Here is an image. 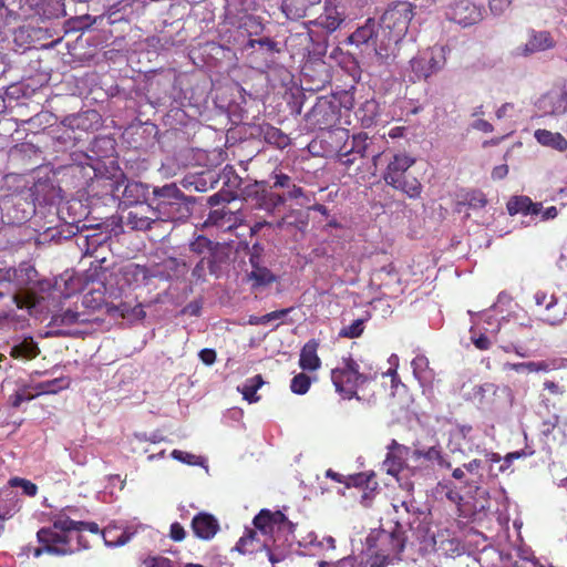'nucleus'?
Here are the masks:
<instances>
[{"label":"nucleus","mask_w":567,"mask_h":567,"mask_svg":"<svg viewBox=\"0 0 567 567\" xmlns=\"http://www.w3.org/2000/svg\"><path fill=\"white\" fill-rule=\"evenodd\" d=\"M154 205L147 209L159 221H185L192 216L194 198L186 196L176 184H166L162 187H154Z\"/></svg>","instance_id":"obj_1"},{"label":"nucleus","mask_w":567,"mask_h":567,"mask_svg":"<svg viewBox=\"0 0 567 567\" xmlns=\"http://www.w3.org/2000/svg\"><path fill=\"white\" fill-rule=\"evenodd\" d=\"M406 538L404 530L395 526L392 530L374 529L367 537V546L372 550L373 559H378L381 566H385L400 559Z\"/></svg>","instance_id":"obj_2"},{"label":"nucleus","mask_w":567,"mask_h":567,"mask_svg":"<svg viewBox=\"0 0 567 567\" xmlns=\"http://www.w3.org/2000/svg\"><path fill=\"white\" fill-rule=\"evenodd\" d=\"M415 158L404 152L395 153L388 162L383 173V179L386 185L406 194L410 198H416L421 194V183L412 177L405 176L406 171L413 166Z\"/></svg>","instance_id":"obj_3"},{"label":"nucleus","mask_w":567,"mask_h":567,"mask_svg":"<svg viewBox=\"0 0 567 567\" xmlns=\"http://www.w3.org/2000/svg\"><path fill=\"white\" fill-rule=\"evenodd\" d=\"M413 16L412 4L405 1L392 4L383 13L380 27L388 45L396 44L405 35Z\"/></svg>","instance_id":"obj_4"},{"label":"nucleus","mask_w":567,"mask_h":567,"mask_svg":"<svg viewBox=\"0 0 567 567\" xmlns=\"http://www.w3.org/2000/svg\"><path fill=\"white\" fill-rule=\"evenodd\" d=\"M449 51L445 45L437 44L420 51L410 60L412 81L427 80L440 72L446 64Z\"/></svg>","instance_id":"obj_5"},{"label":"nucleus","mask_w":567,"mask_h":567,"mask_svg":"<svg viewBox=\"0 0 567 567\" xmlns=\"http://www.w3.org/2000/svg\"><path fill=\"white\" fill-rule=\"evenodd\" d=\"M238 196L252 208L274 214L282 206V197L272 190L268 181H255L247 183Z\"/></svg>","instance_id":"obj_6"},{"label":"nucleus","mask_w":567,"mask_h":567,"mask_svg":"<svg viewBox=\"0 0 567 567\" xmlns=\"http://www.w3.org/2000/svg\"><path fill=\"white\" fill-rule=\"evenodd\" d=\"M382 30L383 29L380 24L374 20L369 19L348 38V41L357 47H371L375 58L383 63L386 62L391 55V47L388 45V41L383 37Z\"/></svg>","instance_id":"obj_7"},{"label":"nucleus","mask_w":567,"mask_h":567,"mask_svg":"<svg viewBox=\"0 0 567 567\" xmlns=\"http://www.w3.org/2000/svg\"><path fill=\"white\" fill-rule=\"evenodd\" d=\"M331 380L338 393L344 399H351L357 396V388L369 378L359 372V364L353 359L343 358L342 365L332 369Z\"/></svg>","instance_id":"obj_8"},{"label":"nucleus","mask_w":567,"mask_h":567,"mask_svg":"<svg viewBox=\"0 0 567 567\" xmlns=\"http://www.w3.org/2000/svg\"><path fill=\"white\" fill-rule=\"evenodd\" d=\"M254 525L262 535L270 536L274 546L281 534L285 535L287 542L288 535H292L295 527L281 512L271 513L268 509L260 511L254 518Z\"/></svg>","instance_id":"obj_9"},{"label":"nucleus","mask_w":567,"mask_h":567,"mask_svg":"<svg viewBox=\"0 0 567 567\" xmlns=\"http://www.w3.org/2000/svg\"><path fill=\"white\" fill-rule=\"evenodd\" d=\"M256 6V0H227L226 13L230 23L245 29L249 35L257 34L261 30V23L250 14Z\"/></svg>","instance_id":"obj_10"},{"label":"nucleus","mask_w":567,"mask_h":567,"mask_svg":"<svg viewBox=\"0 0 567 567\" xmlns=\"http://www.w3.org/2000/svg\"><path fill=\"white\" fill-rule=\"evenodd\" d=\"M413 487V483L406 482L403 485L404 494H396L392 499V507L396 514L395 526L402 529L404 526L412 527L417 514L420 513L417 503L412 494Z\"/></svg>","instance_id":"obj_11"},{"label":"nucleus","mask_w":567,"mask_h":567,"mask_svg":"<svg viewBox=\"0 0 567 567\" xmlns=\"http://www.w3.org/2000/svg\"><path fill=\"white\" fill-rule=\"evenodd\" d=\"M38 542L43 546L33 550L34 557H40L43 553L56 556H64L74 553L75 549L68 547V539L51 528H41L37 533Z\"/></svg>","instance_id":"obj_12"},{"label":"nucleus","mask_w":567,"mask_h":567,"mask_svg":"<svg viewBox=\"0 0 567 567\" xmlns=\"http://www.w3.org/2000/svg\"><path fill=\"white\" fill-rule=\"evenodd\" d=\"M270 181H272L270 185L274 192L277 188L285 189V193H279V196L284 198L282 206L287 203V200L291 199L300 200V205L309 202V198L302 187L298 186L293 178L282 171H274L270 175Z\"/></svg>","instance_id":"obj_13"},{"label":"nucleus","mask_w":567,"mask_h":567,"mask_svg":"<svg viewBox=\"0 0 567 567\" xmlns=\"http://www.w3.org/2000/svg\"><path fill=\"white\" fill-rule=\"evenodd\" d=\"M446 17L460 25L468 27L481 21L482 10L468 0H458L447 7Z\"/></svg>","instance_id":"obj_14"},{"label":"nucleus","mask_w":567,"mask_h":567,"mask_svg":"<svg viewBox=\"0 0 567 567\" xmlns=\"http://www.w3.org/2000/svg\"><path fill=\"white\" fill-rule=\"evenodd\" d=\"M38 277L39 274L35 267L28 261L20 262L18 267H10V282L8 291L11 290L13 293H18V290L22 291L27 289L22 295L24 296L33 289L32 285L38 281Z\"/></svg>","instance_id":"obj_15"},{"label":"nucleus","mask_w":567,"mask_h":567,"mask_svg":"<svg viewBox=\"0 0 567 567\" xmlns=\"http://www.w3.org/2000/svg\"><path fill=\"white\" fill-rule=\"evenodd\" d=\"M145 526L140 523L126 525H109L102 530L104 543L109 547H116L126 544L140 529Z\"/></svg>","instance_id":"obj_16"},{"label":"nucleus","mask_w":567,"mask_h":567,"mask_svg":"<svg viewBox=\"0 0 567 567\" xmlns=\"http://www.w3.org/2000/svg\"><path fill=\"white\" fill-rule=\"evenodd\" d=\"M189 250L196 255H207V266L210 275H217V254L220 248L219 243H214L204 235H197L189 241Z\"/></svg>","instance_id":"obj_17"},{"label":"nucleus","mask_w":567,"mask_h":567,"mask_svg":"<svg viewBox=\"0 0 567 567\" xmlns=\"http://www.w3.org/2000/svg\"><path fill=\"white\" fill-rule=\"evenodd\" d=\"M8 346L10 347L9 354L18 360H32L40 353L38 343L32 337H14L8 342Z\"/></svg>","instance_id":"obj_18"},{"label":"nucleus","mask_w":567,"mask_h":567,"mask_svg":"<svg viewBox=\"0 0 567 567\" xmlns=\"http://www.w3.org/2000/svg\"><path fill=\"white\" fill-rule=\"evenodd\" d=\"M192 529L196 537L209 540L219 530V523L212 514L202 512L192 519Z\"/></svg>","instance_id":"obj_19"},{"label":"nucleus","mask_w":567,"mask_h":567,"mask_svg":"<svg viewBox=\"0 0 567 567\" xmlns=\"http://www.w3.org/2000/svg\"><path fill=\"white\" fill-rule=\"evenodd\" d=\"M308 117L321 128L331 126L337 120L334 105L327 99H319Z\"/></svg>","instance_id":"obj_20"},{"label":"nucleus","mask_w":567,"mask_h":567,"mask_svg":"<svg viewBox=\"0 0 567 567\" xmlns=\"http://www.w3.org/2000/svg\"><path fill=\"white\" fill-rule=\"evenodd\" d=\"M555 45V41L551 38L550 33L547 31H533L529 35L528 41L517 48V54L519 55H530L537 52L546 51L551 49Z\"/></svg>","instance_id":"obj_21"},{"label":"nucleus","mask_w":567,"mask_h":567,"mask_svg":"<svg viewBox=\"0 0 567 567\" xmlns=\"http://www.w3.org/2000/svg\"><path fill=\"white\" fill-rule=\"evenodd\" d=\"M344 484L348 487H360L363 489V494L361 496V503L364 506L370 505V501L372 498L373 492L378 488V482L375 480V474L373 472L370 473H358L351 475L347 478Z\"/></svg>","instance_id":"obj_22"},{"label":"nucleus","mask_w":567,"mask_h":567,"mask_svg":"<svg viewBox=\"0 0 567 567\" xmlns=\"http://www.w3.org/2000/svg\"><path fill=\"white\" fill-rule=\"evenodd\" d=\"M122 190V199L124 204L132 206L144 203L147 199L148 186L144 183L136 181L124 182Z\"/></svg>","instance_id":"obj_23"},{"label":"nucleus","mask_w":567,"mask_h":567,"mask_svg":"<svg viewBox=\"0 0 567 567\" xmlns=\"http://www.w3.org/2000/svg\"><path fill=\"white\" fill-rule=\"evenodd\" d=\"M509 215H539L542 212V204L534 203L528 196H513L506 205Z\"/></svg>","instance_id":"obj_24"},{"label":"nucleus","mask_w":567,"mask_h":567,"mask_svg":"<svg viewBox=\"0 0 567 567\" xmlns=\"http://www.w3.org/2000/svg\"><path fill=\"white\" fill-rule=\"evenodd\" d=\"M52 527L51 529L58 532L60 535H63L68 539V547L72 540L73 532H81L82 522L71 519L64 512H60L52 517Z\"/></svg>","instance_id":"obj_25"},{"label":"nucleus","mask_w":567,"mask_h":567,"mask_svg":"<svg viewBox=\"0 0 567 567\" xmlns=\"http://www.w3.org/2000/svg\"><path fill=\"white\" fill-rule=\"evenodd\" d=\"M413 374L422 386H431L435 380V372L430 367L424 354H417L411 362Z\"/></svg>","instance_id":"obj_26"},{"label":"nucleus","mask_w":567,"mask_h":567,"mask_svg":"<svg viewBox=\"0 0 567 567\" xmlns=\"http://www.w3.org/2000/svg\"><path fill=\"white\" fill-rule=\"evenodd\" d=\"M223 186L227 188L229 197L227 202H230L236 198H240L238 193H241L244 186L247 184L244 179L236 173L235 168L230 165H226L221 173Z\"/></svg>","instance_id":"obj_27"},{"label":"nucleus","mask_w":567,"mask_h":567,"mask_svg":"<svg viewBox=\"0 0 567 567\" xmlns=\"http://www.w3.org/2000/svg\"><path fill=\"white\" fill-rule=\"evenodd\" d=\"M258 135L262 137L266 143L274 145L278 148H285L290 143V138L288 137V135H286L281 130L270 124L259 125Z\"/></svg>","instance_id":"obj_28"},{"label":"nucleus","mask_w":567,"mask_h":567,"mask_svg":"<svg viewBox=\"0 0 567 567\" xmlns=\"http://www.w3.org/2000/svg\"><path fill=\"white\" fill-rule=\"evenodd\" d=\"M0 496L6 499V504L0 507V536L4 529L3 522L11 518L20 509L19 499L16 493L9 488H2Z\"/></svg>","instance_id":"obj_29"},{"label":"nucleus","mask_w":567,"mask_h":567,"mask_svg":"<svg viewBox=\"0 0 567 567\" xmlns=\"http://www.w3.org/2000/svg\"><path fill=\"white\" fill-rule=\"evenodd\" d=\"M534 136L543 146L551 147L559 152L567 150V140L560 133L538 128L535 131Z\"/></svg>","instance_id":"obj_30"},{"label":"nucleus","mask_w":567,"mask_h":567,"mask_svg":"<svg viewBox=\"0 0 567 567\" xmlns=\"http://www.w3.org/2000/svg\"><path fill=\"white\" fill-rule=\"evenodd\" d=\"M318 342L309 340L301 349L299 364L303 370L315 371L320 367V359L317 354Z\"/></svg>","instance_id":"obj_31"},{"label":"nucleus","mask_w":567,"mask_h":567,"mask_svg":"<svg viewBox=\"0 0 567 567\" xmlns=\"http://www.w3.org/2000/svg\"><path fill=\"white\" fill-rule=\"evenodd\" d=\"M343 21L341 14L338 12L334 7H327L316 20L310 23L324 29L327 32L331 33L336 31L341 22Z\"/></svg>","instance_id":"obj_32"},{"label":"nucleus","mask_w":567,"mask_h":567,"mask_svg":"<svg viewBox=\"0 0 567 567\" xmlns=\"http://www.w3.org/2000/svg\"><path fill=\"white\" fill-rule=\"evenodd\" d=\"M157 221H159V219L156 218V216H154L152 213L151 215H144L138 210H132L127 214L125 224L133 230L145 231L151 229L152 225L156 224Z\"/></svg>","instance_id":"obj_33"},{"label":"nucleus","mask_w":567,"mask_h":567,"mask_svg":"<svg viewBox=\"0 0 567 567\" xmlns=\"http://www.w3.org/2000/svg\"><path fill=\"white\" fill-rule=\"evenodd\" d=\"M410 452H388L382 464L383 468L389 475L398 476Z\"/></svg>","instance_id":"obj_34"},{"label":"nucleus","mask_w":567,"mask_h":567,"mask_svg":"<svg viewBox=\"0 0 567 567\" xmlns=\"http://www.w3.org/2000/svg\"><path fill=\"white\" fill-rule=\"evenodd\" d=\"M262 384L264 380L261 375L257 374L252 378L247 379L241 386H238V391H240L244 399L247 400L249 403H256L260 399L256 393Z\"/></svg>","instance_id":"obj_35"},{"label":"nucleus","mask_w":567,"mask_h":567,"mask_svg":"<svg viewBox=\"0 0 567 567\" xmlns=\"http://www.w3.org/2000/svg\"><path fill=\"white\" fill-rule=\"evenodd\" d=\"M282 12L290 20H299L307 14L308 6L302 0H285Z\"/></svg>","instance_id":"obj_36"},{"label":"nucleus","mask_w":567,"mask_h":567,"mask_svg":"<svg viewBox=\"0 0 567 567\" xmlns=\"http://www.w3.org/2000/svg\"><path fill=\"white\" fill-rule=\"evenodd\" d=\"M70 386V380L66 378H56L49 381L40 382L35 385L39 394H55L61 390Z\"/></svg>","instance_id":"obj_37"},{"label":"nucleus","mask_w":567,"mask_h":567,"mask_svg":"<svg viewBox=\"0 0 567 567\" xmlns=\"http://www.w3.org/2000/svg\"><path fill=\"white\" fill-rule=\"evenodd\" d=\"M248 279L252 281L254 287H261L270 285L276 280L275 275L266 267H255L249 275Z\"/></svg>","instance_id":"obj_38"},{"label":"nucleus","mask_w":567,"mask_h":567,"mask_svg":"<svg viewBox=\"0 0 567 567\" xmlns=\"http://www.w3.org/2000/svg\"><path fill=\"white\" fill-rule=\"evenodd\" d=\"M234 213L227 210L226 208H219L212 210L206 220L205 225L207 226H225L226 224H230L233 221Z\"/></svg>","instance_id":"obj_39"},{"label":"nucleus","mask_w":567,"mask_h":567,"mask_svg":"<svg viewBox=\"0 0 567 567\" xmlns=\"http://www.w3.org/2000/svg\"><path fill=\"white\" fill-rule=\"evenodd\" d=\"M32 287H33V289H31L30 292H27L24 296H21L22 300L25 302V307L34 306L37 302L35 293L38 291H40V292L50 291L53 288V285L50 280L40 279L38 277V281H35V284L32 285Z\"/></svg>","instance_id":"obj_40"},{"label":"nucleus","mask_w":567,"mask_h":567,"mask_svg":"<svg viewBox=\"0 0 567 567\" xmlns=\"http://www.w3.org/2000/svg\"><path fill=\"white\" fill-rule=\"evenodd\" d=\"M567 317V308L561 307L557 303L556 308L545 309V316L543 321L549 326H559L561 324Z\"/></svg>","instance_id":"obj_41"},{"label":"nucleus","mask_w":567,"mask_h":567,"mask_svg":"<svg viewBox=\"0 0 567 567\" xmlns=\"http://www.w3.org/2000/svg\"><path fill=\"white\" fill-rule=\"evenodd\" d=\"M369 146L370 144L368 143L367 134H355L352 136L349 152H352L355 156L365 157L368 155Z\"/></svg>","instance_id":"obj_42"},{"label":"nucleus","mask_w":567,"mask_h":567,"mask_svg":"<svg viewBox=\"0 0 567 567\" xmlns=\"http://www.w3.org/2000/svg\"><path fill=\"white\" fill-rule=\"evenodd\" d=\"M258 47L259 50L274 53L279 52L278 43L270 38L249 39L245 45L246 49H254Z\"/></svg>","instance_id":"obj_43"},{"label":"nucleus","mask_w":567,"mask_h":567,"mask_svg":"<svg viewBox=\"0 0 567 567\" xmlns=\"http://www.w3.org/2000/svg\"><path fill=\"white\" fill-rule=\"evenodd\" d=\"M80 321V313L71 309L52 316L51 323L54 326H70Z\"/></svg>","instance_id":"obj_44"},{"label":"nucleus","mask_w":567,"mask_h":567,"mask_svg":"<svg viewBox=\"0 0 567 567\" xmlns=\"http://www.w3.org/2000/svg\"><path fill=\"white\" fill-rule=\"evenodd\" d=\"M13 487H20L23 494L30 497L35 496L38 493V487L34 483L21 477H13L9 481L8 488L14 493V491L12 489Z\"/></svg>","instance_id":"obj_45"},{"label":"nucleus","mask_w":567,"mask_h":567,"mask_svg":"<svg viewBox=\"0 0 567 567\" xmlns=\"http://www.w3.org/2000/svg\"><path fill=\"white\" fill-rule=\"evenodd\" d=\"M289 312V309H281L276 310L272 312H269L265 316H250L248 318V323L251 326H258V324H267L274 320L282 319L287 313Z\"/></svg>","instance_id":"obj_46"},{"label":"nucleus","mask_w":567,"mask_h":567,"mask_svg":"<svg viewBox=\"0 0 567 567\" xmlns=\"http://www.w3.org/2000/svg\"><path fill=\"white\" fill-rule=\"evenodd\" d=\"M549 99L551 102V113H567V89L561 90L557 94L550 95Z\"/></svg>","instance_id":"obj_47"},{"label":"nucleus","mask_w":567,"mask_h":567,"mask_svg":"<svg viewBox=\"0 0 567 567\" xmlns=\"http://www.w3.org/2000/svg\"><path fill=\"white\" fill-rule=\"evenodd\" d=\"M463 203L477 209L483 208L487 204V199L481 190H472L464 196Z\"/></svg>","instance_id":"obj_48"},{"label":"nucleus","mask_w":567,"mask_h":567,"mask_svg":"<svg viewBox=\"0 0 567 567\" xmlns=\"http://www.w3.org/2000/svg\"><path fill=\"white\" fill-rule=\"evenodd\" d=\"M310 388V378L305 373H299L291 380L290 389L296 394H305Z\"/></svg>","instance_id":"obj_49"},{"label":"nucleus","mask_w":567,"mask_h":567,"mask_svg":"<svg viewBox=\"0 0 567 567\" xmlns=\"http://www.w3.org/2000/svg\"><path fill=\"white\" fill-rule=\"evenodd\" d=\"M364 329V320L363 319H357L351 324L343 327L339 336L344 338H358L362 334Z\"/></svg>","instance_id":"obj_50"},{"label":"nucleus","mask_w":567,"mask_h":567,"mask_svg":"<svg viewBox=\"0 0 567 567\" xmlns=\"http://www.w3.org/2000/svg\"><path fill=\"white\" fill-rule=\"evenodd\" d=\"M474 499V508L476 511H484L488 508V492L484 487L475 486L474 494L471 496Z\"/></svg>","instance_id":"obj_51"},{"label":"nucleus","mask_w":567,"mask_h":567,"mask_svg":"<svg viewBox=\"0 0 567 567\" xmlns=\"http://www.w3.org/2000/svg\"><path fill=\"white\" fill-rule=\"evenodd\" d=\"M534 300L537 306H544V309L557 307V296L554 293L548 295L546 291L538 290L534 295Z\"/></svg>","instance_id":"obj_52"},{"label":"nucleus","mask_w":567,"mask_h":567,"mask_svg":"<svg viewBox=\"0 0 567 567\" xmlns=\"http://www.w3.org/2000/svg\"><path fill=\"white\" fill-rule=\"evenodd\" d=\"M171 455L174 460L186 463L188 465H202L203 464V460L200 456H196L192 453L184 452L181 450H174L171 453Z\"/></svg>","instance_id":"obj_53"},{"label":"nucleus","mask_w":567,"mask_h":567,"mask_svg":"<svg viewBox=\"0 0 567 567\" xmlns=\"http://www.w3.org/2000/svg\"><path fill=\"white\" fill-rule=\"evenodd\" d=\"M256 536L257 532L248 530L247 534L244 535L237 543V549L241 553H251L257 550V548L252 546Z\"/></svg>","instance_id":"obj_54"},{"label":"nucleus","mask_w":567,"mask_h":567,"mask_svg":"<svg viewBox=\"0 0 567 567\" xmlns=\"http://www.w3.org/2000/svg\"><path fill=\"white\" fill-rule=\"evenodd\" d=\"M424 458L427 461H436L441 467H450L451 464L444 458L441 450L437 446H431L425 450Z\"/></svg>","instance_id":"obj_55"},{"label":"nucleus","mask_w":567,"mask_h":567,"mask_svg":"<svg viewBox=\"0 0 567 567\" xmlns=\"http://www.w3.org/2000/svg\"><path fill=\"white\" fill-rule=\"evenodd\" d=\"M39 393H31L28 390L23 389L20 391H17L13 395H11V404L13 408H19L22 402L31 401L34 398H37Z\"/></svg>","instance_id":"obj_56"},{"label":"nucleus","mask_w":567,"mask_h":567,"mask_svg":"<svg viewBox=\"0 0 567 567\" xmlns=\"http://www.w3.org/2000/svg\"><path fill=\"white\" fill-rule=\"evenodd\" d=\"M485 392H493V394H496L501 392L502 394L506 396H511V389L507 385H496L494 383H485L483 385H480L477 388V393H485Z\"/></svg>","instance_id":"obj_57"},{"label":"nucleus","mask_w":567,"mask_h":567,"mask_svg":"<svg viewBox=\"0 0 567 567\" xmlns=\"http://www.w3.org/2000/svg\"><path fill=\"white\" fill-rule=\"evenodd\" d=\"M105 16L101 14L97 17H92L90 14H84L78 18L79 29L86 30L90 29L93 24L100 23L104 20Z\"/></svg>","instance_id":"obj_58"},{"label":"nucleus","mask_w":567,"mask_h":567,"mask_svg":"<svg viewBox=\"0 0 567 567\" xmlns=\"http://www.w3.org/2000/svg\"><path fill=\"white\" fill-rule=\"evenodd\" d=\"M260 547L267 550L268 559L271 564H276V563L284 560V558H285L284 551L276 553L275 550H272L271 547H274V545L272 544L270 545L267 539H265L260 544ZM275 548H277V545L275 546Z\"/></svg>","instance_id":"obj_59"},{"label":"nucleus","mask_w":567,"mask_h":567,"mask_svg":"<svg viewBox=\"0 0 567 567\" xmlns=\"http://www.w3.org/2000/svg\"><path fill=\"white\" fill-rule=\"evenodd\" d=\"M513 0H489V9L493 14L502 16L511 7Z\"/></svg>","instance_id":"obj_60"},{"label":"nucleus","mask_w":567,"mask_h":567,"mask_svg":"<svg viewBox=\"0 0 567 567\" xmlns=\"http://www.w3.org/2000/svg\"><path fill=\"white\" fill-rule=\"evenodd\" d=\"M207 258L204 256L193 268L192 276L197 280H205L206 277Z\"/></svg>","instance_id":"obj_61"},{"label":"nucleus","mask_w":567,"mask_h":567,"mask_svg":"<svg viewBox=\"0 0 567 567\" xmlns=\"http://www.w3.org/2000/svg\"><path fill=\"white\" fill-rule=\"evenodd\" d=\"M354 566V557L348 556L339 559L338 561L329 563V561H320L318 567H353Z\"/></svg>","instance_id":"obj_62"},{"label":"nucleus","mask_w":567,"mask_h":567,"mask_svg":"<svg viewBox=\"0 0 567 567\" xmlns=\"http://www.w3.org/2000/svg\"><path fill=\"white\" fill-rule=\"evenodd\" d=\"M171 538L175 542H181L185 538L184 527L179 523H173L169 532Z\"/></svg>","instance_id":"obj_63"},{"label":"nucleus","mask_w":567,"mask_h":567,"mask_svg":"<svg viewBox=\"0 0 567 567\" xmlns=\"http://www.w3.org/2000/svg\"><path fill=\"white\" fill-rule=\"evenodd\" d=\"M147 567H173L172 561L165 557H154L147 561Z\"/></svg>","instance_id":"obj_64"}]
</instances>
